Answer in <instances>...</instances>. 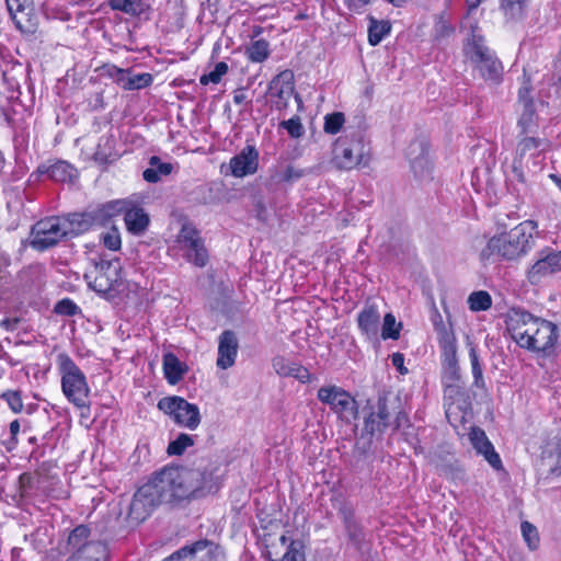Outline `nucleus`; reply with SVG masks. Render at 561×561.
<instances>
[{
  "label": "nucleus",
  "mask_w": 561,
  "mask_h": 561,
  "mask_svg": "<svg viewBox=\"0 0 561 561\" xmlns=\"http://www.w3.org/2000/svg\"><path fill=\"white\" fill-rule=\"evenodd\" d=\"M147 484L161 505L201 497L217 489L213 472L201 467H164L154 472Z\"/></svg>",
  "instance_id": "obj_1"
},
{
  "label": "nucleus",
  "mask_w": 561,
  "mask_h": 561,
  "mask_svg": "<svg viewBox=\"0 0 561 561\" xmlns=\"http://www.w3.org/2000/svg\"><path fill=\"white\" fill-rule=\"evenodd\" d=\"M506 328L520 347L533 352H547L558 340V327L554 323L520 308L508 311Z\"/></svg>",
  "instance_id": "obj_2"
},
{
  "label": "nucleus",
  "mask_w": 561,
  "mask_h": 561,
  "mask_svg": "<svg viewBox=\"0 0 561 561\" xmlns=\"http://www.w3.org/2000/svg\"><path fill=\"white\" fill-rule=\"evenodd\" d=\"M537 224L525 220L510 231L493 236L480 252V260L488 262L491 259L502 261H516L526 255L535 243Z\"/></svg>",
  "instance_id": "obj_3"
},
{
  "label": "nucleus",
  "mask_w": 561,
  "mask_h": 561,
  "mask_svg": "<svg viewBox=\"0 0 561 561\" xmlns=\"http://www.w3.org/2000/svg\"><path fill=\"white\" fill-rule=\"evenodd\" d=\"M516 154L512 162L511 180L526 185L540 169L546 140L535 135H517Z\"/></svg>",
  "instance_id": "obj_4"
},
{
  "label": "nucleus",
  "mask_w": 561,
  "mask_h": 561,
  "mask_svg": "<svg viewBox=\"0 0 561 561\" xmlns=\"http://www.w3.org/2000/svg\"><path fill=\"white\" fill-rule=\"evenodd\" d=\"M332 161L340 170L366 168L370 161V146L360 133L341 136L334 142Z\"/></svg>",
  "instance_id": "obj_5"
},
{
  "label": "nucleus",
  "mask_w": 561,
  "mask_h": 561,
  "mask_svg": "<svg viewBox=\"0 0 561 561\" xmlns=\"http://www.w3.org/2000/svg\"><path fill=\"white\" fill-rule=\"evenodd\" d=\"M56 362L61 376V389L65 397L77 408H88L90 387L85 375L66 353H60Z\"/></svg>",
  "instance_id": "obj_6"
},
{
  "label": "nucleus",
  "mask_w": 561,
  "mask_h": 561,
  "mask_svg": "<svg viewBox=\"0 0 561 561\" xmlns=\"http://www.w3.org/2000/svg\"><path fill=\"white\" fill-rule=\"evenodd\" d=\"M88 287L107 300L114 299L123 287L119 260H101L83 276Z\"/></svg>",
  "instance_id": "obj_7"
},
{
  "label": "nucleus",
  "mask_w": 561,
  "mask_h": 561,
  "mask_svg": "<svg viewBox=\"0 0 561 561\" xmlns=\"http://www.w3.org/2000/svg\"><path fill=\"white\" fill-rule=\"evenodd\" d=\"M68 239L67 231L59 216L46 217L38 220L31 230L30 244L34 250L45 251Z\"/></svg>",
  "instance_id": "obj_8"
},
{
  "label": "nucleus",
  "mask_w": 561,
  "mask_h": 561,
  "mask_svg": "<svg viewBox=\"0 0 561 561\" xmlns=\"http://www.w3.org/2000/svg\"><path fill=\"white\" fill-rule=\"evenodd\" d=\"M179 250L183 257L197 267H204L208 261V252L199 231L191 222L182 225L176 237Z\"/></svg>",
  "instance_id": "obj_9"
},
{
  "label": "nucleus",
  "mask_w": 561,
  "mask_h": 561,
  "mask_svg": "<svg viewBox=\"0 0 561 561\" xmlns=\"http://www.w3.org/2000/svg\"><path fill=\"white\" fill-rule=\"evenodd\" d=\"M159 410L172 416L174 422L188 430H195L201 423L199 409L181 397H167L158 402Z\"/></svg>",
  "instance_id": "obj_10"
},
{
  "label": "nucleus",
  "mask_w": 561,
  "mask_h": 561,
  "mask_svg": "<svg viewBox=\"0 0 561 561\" xmlns=\"http://www.w3.org/2000/svg\"><path fill=\"white\" fill-rule=\"evenodd\" d=\"M317 398L344 420L350 421L357 417L358 407L356 400L341 387H321L318 390Z\"/></svg>",
  "instance_id": "obj_11"
},
{
  "label": "nucleus",
  "mask_w": 561,
  "mask_h": 561,
  "mask_svg": "<svg viewBox=\"0 0 561 561\" xmlns=\"http://www.w3.org/2000/svg\"><path fill=\"white\" fill-rule=\"evenodd\" d=\"M399 407V398L379 396L376 403L369 407L370 412L364 420V433L370 436L382 434L390 425L392 412Z\"/></svg>",
  "instance_id": "obj_12"
},
{
  "label": "nucleus",
  "mask_w": 561,
  "mask_h": 561,
  "mask_svg": "<svg viewBox=\"0 0 561 561\" xmlns=\"http://www.w3.org/2000/svg\"><path fill=\"white\" fill-rule=\"evenodd\" d=\"M470 59L477 65L481 76L491 82L497 83L503 73L501 61L483 43L482 37L472 38Z\"/></svg>",
  "instance_id": "obj_13"
},
{
  "label": "nucleus",
  "mask_w": 561,
  "mask_h": 561,
  "mask_svg": "<svg viewBox=\"0 0 561 561\" xmlns=\"http://www.w3.org/2000/svg\"><path fill=\"white\" fill-rule=\"evenodd\" d=\"M161 503L147 483L141 485L134 494L129 506L127 518L136 525L145 522Z\"/></svg>",
  "instance_id": "obj_14"
},
{
  "label": "nucleus",
  "mask_w": 561,
  "mask_h": 561,
  "mask_svg": "<svg viewBox=\"0 0 561 561\" xmlns=\"http://www.w3.org/2000/svg\"><path fill=\"white\" fill-rule=\"evenodd\" d=\"M268 93L274 99V106L278 111H284L288 106L290 98L295 94V100L301 104V98L295 93L294 73L291 70H284L275 76L268 84Z\"/></svg>",
  "instance_id": "obj_15"
},
{
  "label": "nucleus",
  "mask_w": 561,
  "mask_h": 561,
  "mask_svg": "<svg viewBox=\"0 0 561 561\" xmlns=\"http://www.w3.org/2000/svg\"><path fill=\"white\" fill-rule=\"evenodd\" d=\"M561 271V251L540 252V257L527 273L531 284L539 283L543 277Z\"/></svg>",
  "instance_id": "obj_16"
},
{
  "label": "nucleus",
  "mask_w": 561,
  "mask_h": 561,
  "mask_svg": "<svg viewBox=\"0 0 561 561\" xmlns=\"http://www.w3.org/2000/svg\"><path fill=\"white\" fill-rule=\"evenodd\" d=\"M231 173L236 178L254 174L259 167V152L254 146H245L238 154L230 159Z\"/></svg>",
  "instance_id": "obj_17"
},
{
  "label": "nucleus",
  "mask_w": 561,
  "mask_h": 561,
  "mask_svg": "<svg viewBox=\"0 0 561 561\" xmlns=\"http://www.w3.org/2000/svg\"><path fill=\"white\" fill-rule=\"evenodd\" d=\"M469 439L476 451L479 455H482L493 469L500 470L503 468L500 455L495 451L483 430L480 427H472L469 433Z\"/></svg>",
  "instance_id": "obj_18"
},
{
  "label": "nucleus",
  "mask_w": 561,
  "mask_h": 561,
  "mask_svg": "<svg viewBox=\"0 0 561 561\" xmlns=\"http://www.w3.org/2000/svg\"><path fill=\"white\" fill-rule=\"evenodd\" d=\"M412 171L416 176H424L431 171V162L428 160V147L423 140L412 141L407 151Z\"/></svg>",
  "instance_id": "obj_19"
},
{
  "label": "nucleus",
  "mask_w": 561,
  "mask_h": 561,
  "mask_svg": "<svg viewBox=\"0 0 561 561\" xmlns=\"http://www.w3.org/2000/svg\"><path fill=\"white\" fill-rule=\"evenodd\" d=\"M126 207V199H114L107 203L98 205L88 210V218L91 219L93 227H105L110 225L114 217L122 215Z\"/></svg>",
  "instance_id": "obj_20"
},
{
  "label": "nucleus",
  "mask_w": 561,
  "mask_h": 561,
  "mask_svg": "<svg viewBox=\"0 0 561 561\" xmlns=\"http://www.w3.org/2000/svg\"><path fill=\"white\" fill-rule=\"evenodd\" d=\"M238 348L239 344L236 333L230 330L224 331L219 335L217 366L221 369L233 366Z\"/></svg>",
  "instance_id": "obj_21"
},
{
  "label": "nucleus",
  "mask_w": 561,
  "mask_h": 561,
  "mask_svg": "<svg viewBox=\"0 0 561 561\" xmlns=\"http://www.w3.org/2000/svg\"><path fill=\"white\" fill-rule=\"evenodd\" d=\"M90 529L85 525L77 526L68 536L67 550L72 552L71 557H83L89 560L88 548L93 545H103L100 541L89 540Z\"/></svg>",
  "instance_id": "obj_22"
},
{
  "label": "nucleus",
  "mask_w": 561,
  "mask_h": 561,
  "mask_svg": "<svg viewBox=\"0 0 561 561\" xmlns=\"http://www.w3.org/2000/svg\"><path fill=\"white\" fill-rule=\"evenodd\" d=\"M127 230L135 236H141L149 226V216L141 207L126 199V207L122 211Z\"/></svg>",
  "instance_id": "obj_23"
},
{
  "label": "nucleus",
  "mask_w": 561,
  "mask_h": 561,
  "mask_svg": "<svg viewBox=\"0 0 561 561\" xmlns=\"http://www.w3.org/2000/svg\"><path fill=\"white\" fill-rule=\"evenodd\" d=\"M108 75L116 78L117 82L122 83L123 89L128 91L147 88L153 80L152 76L148 72L130 76L127 71L116 66H111L108 68Z\"/></svg>",
  "instance_id": "obj_24"
},
{
  "label": "nucleus",
  "mask_w": 561,
  "mask_h": 561,
  "mask_svg": "<svg viewBox=\"0 0 561 561\" xmlns=\"http://www.w3.org/2000/svg\"><path fill=\"white\" fill-rule=\"evenodd\" d=\"M357 325L367 339H377L380 325V313L376 306H365L357 316Z\"/></svg>",
  "instance_id": "obj_25"
},
{
  "label": "nucleus",
  "mask_w": 561,
  "mask_h": 561,
  "mask_svg": "<svg viewBox=\"0 0 561 561\" xmlns=\"http://www.w3.org/2000/svg\"><path fill=\"white\" fill-rule=\"evenodd\" d=\"M75 169L66 161L57 160L53 163H42L36 170V174L46 175L56 182H66L71 180Z\"/></svg>",
  "instance_id": "obj_26"
},
{
  "label": "nucleus",
  "mask_w": 561,
  "mask_h": 561,
  "mask_svg": "<svg viewBox=\"0 0 561 561\" xmlns=\"http://www.w3.org/2000/svg\"><path fill=\"white\" fill-rule=\"evenodd\" d=\"M88 216L89 213L87 210L80 214H68L61 217L62 225L67 231V238L77 237L93 227L92 221Z\"/></svg>",
  "instance_id": "obj_27"
},
{
  "label": "nucleus",
  "mask_w": 561,
  "mask_h": 561,
  "mask_svg": "<svg viewBox=\"0 0 561 561\" xmlns=\"http://www.w3.org/2000/svg\"><path fill=\"white\" fill-rule=\"evenodd\" d=\"M187 367L173 353L163 355L164 377L170 385H176L186 373Z\"/></svg>",
  "instance_id": "obj_28"
},
{
  "label": "nucleus",
  "mask_w": 561,
  "mask_h": 561,
  "mask_svg": "<svg viewBox=\"0 0 561 561\" xmlns=\"http://www.w3.org/2000/svg\"><path fill=\"white\" fill-rule=\"evenodd\" d=\"M518 135H535L538 130L537 115L534 104L529 102L522 107L517 122Z\"/></svg>",
  "instance_id": "obj_29"
},
{
  "label": "nucleus",
  "mask_w": 561,
  "mask_h": 561,
  "mask_svg": "<svg viewBox=\"0 0 561 561\" xmlns=\"http://www.w3.org/2000/svg\"><path fill=\"white\" fill-rule=\"evenodd\" d=\"M150 168L146 169L142 173L144 180L149 183H157L162 175H168L172 172V164L161 162L160 158L152 156L149 160Z\"/></svg>",
  "instance_id": "obj_30"
},
{
  "label": "nucleus",
  "mask_w": 561,
  "mask_h": 561,
  "mask_svg": "<svg viewBox=\"0 0 561 561\" xmlns=\"http://www.w3.org/2000/svg\"><path fill=\"white\" fill-rule=\"evenodd\" d=\"M245 56L251 62L261 64L265 61L270 54V43L266 39L252 41L244 50Z\"/></svg>",
  "instance_id": "obj_31"
},
{
  "label": "nucleus",
  "mask_w": 561,
  "mask_h": 561,
  "mask_svg": "<svg viewBox=\"0 0 561 561\" xmlns=\"http://www.w3.org/2000/svg\"><path fill=\"white\" fill-rule=\"evenodd\" d=\"M195 561H219L221 554L213 541L203 539L194 542Z\"/></svg>",
  "instance_id": "obj_32"
},
{
  "label": "nucleus",
  "mask_w": 561,
  "mask_h": 561,
  "mask_svg": "<svg viewBox=\"0 0 561 561\" xmlns=\"http://www.w3.org/2000/svg\"><path fill=\"white\" fill-rule=\"evenodd\" d=\"M113 138L105 136L100 139L98 144L96 150L93 154V158L96 162L101 164L112 163L117 159V153L113 148Z\"/></svg>",
  "instance_id": "obj_33"
},
{
  "label": "nucleus",
  "mask_w": 561,
  "mask_h": 561,
  "mask_svg": "<svg viewBox=\"0 0 561 561\" xmlns=\"http://www.w3.org/2000/svg\"><path fill=\"white\" fill-rule=\"evenodd\" d=\"M443 353V366L445 368H454L458 365L457 345L455 335H445L443 341L438 342Z\"/></svg>",
  "instance_id": "obj_34"
},
{
  "label": "nucleus",
  "mask_w": 561,
  "mask_h": 561,
  "mask_svg": "<svg viewBox=\"0 0 561 561\" xmlns=\"http://www.w3.org/2000/svg\"><path fill=\"white\" fill-rule=\"evenodd\" d=\"M391 31V25L387 21L378 22L376 20H371V23L368 27V42L370 45H378L386 35H388Z\"/></svg>",
  "instance_id": "obj_35"
},
{
  "label": "nucleus",
  "mask_w": 561,
  "mask_h": 561,
  "mask_svg": "<svg viewBox=\"0 0 561 561\" xmlns=\"http://www.w3.org/2000/svg\"><path fill=\"white\" fill-rule=\"evenodd\" d=\"M113 10L122 11L129 15L138 16L144 12L142 0H111Z\"/></svg>",
  "instance_id": "obj_36"
},
{
  "label": "nucleus",
  "mask_w": 561,
  "mask_h": 561,
  "mask_svg": "<svg viewBox=\"0 0 561 561\" xmlns=\"http://www.w3.org/2000/svg\"><path fill=\"white\" fill-rule=\"evenodd\" d=\"M193 445L194 437L188 434L181 433L174 440L169 443L167 453L170 456H181L186 450V448Z\"/></svg>",
  "instance_id": "obj_37"
},
{
  "label": "nucleus",
  "mask_w": 561,
  "mask_h": 561,
  "mask_svg": "<svg viewBox=\"0 0 561 561\" xmlns=\"http://www.w3.org/2000/svg\"><path fill=\"white\" fill-rule=\"evenodd\" d=\"M468 302L472 311H484L491 307L492 299L488 291L479 290L469 296Z\"/></svg>",
  "instance_id": "obj_38"
},
{
  "label": "nucleus",
  "mask_w": 561,
  "mask_h": 561,
  "mask_svg": "<svg viewBox=\"0 0 561 561\" xmlns=\"http://www.w3.org/2000/svg\"><path fill=\"white\" fill-rule=\"evenodd\" d=\"M400 329L401 323H397L396 317L392 313H387L381 327V337L383 340H398L400 336Z\"/></svg>",
  "instance_id": "obj_39"
},
{
  "label": "nucleus",
  "mask_w": 561,
  "mask_h": 561,
  "mask_svg": "<svg viewBox=\"0 0 561 561\" xmlns=\"http://www.w3.org/2000/svg\"><path fill=\"white\" fill-rule=\"evenodd\" d=\"M526 0H501V9L510 20H517L523 15Z\"/></svg>",
  "instance_id": "obj_40"
},
{
  "label": "nucleus",
  "mask_w": 561,
  "mask_h": 561,
  "mask_svg": "<svg viewBox=\"0 0 561 561\" xmlns=\"http://www.w3.org/2000/svg\"><path fill=\"white\" fill-rule=\"evenodd\" d=\"M469 357H470V362H471L473 385L477 388L483 389L485 387V382H484V378H483L482 366L480 364L479 356H478L477 350L474 347H471L469 350Z\"/></svg>",
  "instance_id": "obj_41"
},
{
  "label": "nucleus",
  "mask_w": 561,
  "mask_h": 561,
  "mask_svg": "<svg viewBox=\"0 0 561 561\" xmlns=\"http://www.w3.org/2000/svg\"><path fill=\"white\" fill-rule=\"evenodd\" d=\"M305 546L300 540H290L286 553L279 560L273 561H306Z\"/></svg>",
  "instance_id": "obj_42"
},
{
  "label": "nucleus",
  "mask_w": 561,
  "mask_h": 561,
  "mask_svg": "<svg viewBox=\"0 0 561 561\" xmlns=\"http://www.w3.org/2000/svg\"><path fill=\"white\" fill-rule=\"evenodd\" d=\"M278 127L285 129L291 138H300L305 134V127L299 116L282 121Z\"/></svg>",
  "instance_id": "obj_43"
},
{
  "label": "nucleus",
  "mask_w": 561,
  "mask_h": 561,
  "mask_svg": "<svg viewBox=\"0 0 561 561\" xmlns=\"http://www.w3.org/2000/svg\"><path fill=\"white\" fill-rule=\"evenodd\" d=\"M345 122L344 114L341 112H334L325 115L323 129L327 134H337Z\"/></svg>",
  "instance_id": "obj_44"
},
{
  "label": "nucleus",
  "mask_w": 561,
  "mask_h": 561,
  "mask_svg": "<svg viewBox=\"0 0 561 561\" xmlns=\"http://www.w3.org/2000/svg\"><path fill=\"white\" fill-rule=\"evenodd\" d=\"M89 560L83 557H70L67 561H106L107 548L105 545H93L88 548Z\"/></svg>",
  "instance_id": "obj_45"
},
{
  "label": "nucleus",
  "mask_w": 561,
  "mask_h": 561,
  "mask_svg": "<svg viewBox=\"0 0 561 561\" xmlns=\"http://www.w3.org/2000/svg\"><path fill=\"white\" fill-rule=\"evenodd\" d=\"M227 72H228V65L224 61L217 62L215 65L214 70H211L209 73L203 75L201 77L199 82L203 85H206L209 82L219 83L222 76H225Z\"/></svg>",
  "instance_id": "obj_46"
},
{
  "label": "nucleus",
  "mask_w": 561,
  "mask_h": 561,
  "mask_svg": "<svg viewBox=\"0 0 561 561\" xmlns=\"http://www.w3.org/2000/svg\"><path fill=\"white\" fill-rule=\"evenodd\" d=\"M54 311L60 316L73 317L80 313L81 309L70 298H64L55 305Z\"/></svg>",
  "instance_id": "obj_47"
},
{
  "label": "nucleus",
  "mask_w": 561,
  "mask_h": 561,
  "mask_svg": "<svg viewBox=\"0 0 561 561\" xmlns=\"http://www.w3.org/2000/svg\"><path fill=\"white\" fill-rule=\"evenodd\" d=\"M522 534L530 550H535L539 545V536L536 527L529 522H523L520 525Z\"/></svg>",
  "instance_id": "obj_48"
},
{
  "label": "nucleus",
  "mask_w": 561,
  "mask_h": 561,
  "mask_svg": "<svg viewBox=\"0 0 561 561\" xmlns=\"http://www.w3.org/2000/svg\"><path fill=\"white\" fill-rule=\"evenodd\" d=\"M344 527H345L347 537L352 541V543L355 545L356 547H359L365 538L364 531H363L360 525L356 520H354L352 523L344 525Z\"/></svg>",
  "instance_id": "obj_49"
},
{
  "label": "nucleus",
  "mask_w": 561,
  "mask_h": 561,
  "mask_svg": "<svg viewBox=\"0 0 561 561\" xmlns=\"http://www.w3.org/2000/svg\"><path fill=\"white\" fill-rule=\"evenodd\" d=\"M0 398L3 399L8 403V405L14 413H19L22 411L23 402H22L20 391L9 390V391L3 392L0 396Z\"/></svg>",
  "instance_id": "obj_50"
},
{
  "label": "nucleus",
  "mask_w": 561,
  "mask_h": 561,
  "mask_svg": "<svg viewBox=\"0 0 561 561\" xmlns=\"http://www.w3.org/2000/svg\"><path fill=\"white\" fill-rule=\"evenodd\" d=\"M296 366V363L289 362L284 357H275L273 359V368L282 377H290Z\"/></svg>",
  "instance_id": "obj_51"
},
{
  "label": "nucleus",
  "mask_w": 561,
  "mask_h": 561,
  "mask_svg": "<svg viewBox=\"0 0 561 561\" xmlns=\"http://www.w3.org/2000/svg\"><path fill=\"white\" fill-rule=\"evenodd\" d=\"M434 330L437 333L438 342L443 341L445 335H455L450 327L446 325L443 321L442 316L435 310L432 317Z\"/></svg>",
  "instance_id": "obj_52"
},
{
  "label": "nucleus",
  "mask_w": 561,
  "mask_h": 561,
  "mask_svg": "<svg viewBox=\"0 0 561 561\" xmlns=\"http://www.w3.org/2000/svg\"><path fill=\"white\" fill-rule=\"evenodd\" d=\"M103 243H104L105 248H107L108 250H112V251H117L121 249V245H122L121 236L118 233V230L115 227H113L111 231L106 232L103 236Z\"/></svg>",
  "instance_id": "obj_53"
},
{
  "label": "nucleus",
  "mask_w": 561,
  "mask_h": 561,
  "mask_svg": "<svg viewBox=\"0 0 561 561\" xmlns=\"http://www.w3.org/2000/svg\"><path fill=\"white\" fill-rule=\"evenodd\" d=\"M305 174H306L305 170L298 169V168L289 164L284 170V172L280 176V180L283 182L290 183V182H295V181L301 179Z\"/></svg>",
  "instance_id": "obj_54"
},
{
  "label": "nucleus",
  "mask_w": 561,
  "mask_h": 561,
  "mask_svg": "<svg viewBox=\"0 0 561 561\" xmlns=\"http://www.w3.org/2000/svg\"><path fill=\"white\" fill-rule=\"evenodd\" d=\"M392 415H394V427L397 430L409 426V416L408 414L401 409V402L399 401V407L396 409L394 412H392Z\"/></svg>",
  "instance_id": "obj_55"
},
{
  "label": "nucleus",
  "mask_w": 561,
  "mask_h": 561,
  "mask_svg": "<svg viewBox=\"0 0 561 561\" xmlns=\"http://www.w3.org/2000/svg\"><path fill=\"white\" fill-rule=\"evenodd\" d=\"M530 91H531V88L530 85L527 83V84H524L519 91H518V104L522 106V107H525V105L529 102L530 104H534V101L530 96Z\"/></svg>",
  "instance_id": "obj_56"
},
{
  "label": "nucleus",
  "mask_w": 561,
  "mask_h": 561,
  "mask_svg": "<svg viewBox=\"0 0 561 561\" xmlns=\"http://www.w3.org/2000/svg\"><path fill=\"white\" fill-rule=\"evenodd\" d=\"M454 32V27L450 26L446 21L439 20L435 25V33L437 37H445Z\"/></svg>",
  "instance_id": "obj_57"
},
{
  "label": "nucleus",
  "mask_w": 561,
  "mask_h": 561,
  "mask_svg": "<svg viewBox=\"0 0 561 561\" xmlns=\"http://www.w3.org/2000/svg\"><path fill=\"white\" fill-rule=\"evenodd\" d=\"M290 377H294L301 382H308L310 379V373L307 368L297 364V366L293 369Z\"/></svg>",
  "instance_id": "obj_58"
},
{
  "label": "nucleus",
  "mask_w": 561,
  "mask_h": 561,
  "mask_svg": "<svg viewBox=\"0 0 561 561\" xmlns=\"http://www.w3.org/2000/svg\"><path fill=\"white\" fill-rule=\"evenodd\" d=\"M339 514L341 515L344 525L356 520L354 518V511H353V508L351 506L346 505V504L342 505L339 508Z\"/></svg>",
  "instance_id": "obj_59"
},
{
  "label": "nucleus",
  "mask_w": 561,
  "mask_h": 561,
  "mask_svg": "<svg viewBox=\"0 0 561 561\" xmlns=\"http://www.w3.org/2000/svg\"><path fill=\"white\" fill-rule=\"evenodd\" d=\"M181 553V560L182 561H195V548L194 543L191 546H185L179 550Z\"/></svg>",
  "instance_id": "obj_60"
},
{
  "label": "nucleus",
  "mask_w": 561,
  "mask_h": 561,
  "mask_svg": "<svg viewBox=\"0 0 561 561\" xmlns=\"http://www.w3.org/2000/svg\"><path fill=\"white\" fill-rule=\"evenodd\" d=\"M391 363L392 365L401 373H407V368H404V356L401 353H393L391 355Z\"/></svg>",
  "instance_id": "obj_61"
},
{
  "label": "nucleus",
  "mask_w": 561,
  "mask_h": 561,
  "mask_svg": "<svg viewBox=\"0 0 561 561\" xmlns=\"http://www.w3.org/2000/svg\"><path fill=\"white\" fill-rule=\"evenodd\" d=\"M233 102L236 104H242L244 102H248V95H247L244 89H237L233 92Z\"/></svg>",
  "instance_id": "obj_62"
},
{
  "label": "nucleus",
  "mask_w": 561,
  "mask_h": 561,
  "mask_svg": "<svg viewBox=\"0 0 561 561\" xmlns=\"http://www.w3.org/2000/svg\"><path fill=\"white\" fill-rule=\"evenodd\" d=\"M445 374L450 381L459 380V366L455 365L454 368H445Z\"/></svg>",
  "instance_id": "obj_63"
},
{
  "label": "nucleus",
  "mask_w": 561,
  "mask_h": 561,
  "mask_svg": "<svg viewBox=\"0 0 561 561\" xmlns=\"http://www.w3.org/2000/svg\"><path fill=\"white\" fill-rule=\"evenodd\" d=\"M370 0H345L346 4L352 10H359L367 5Z\"/></svg>",
  "instance_id": "obj_64"
}]
</instances>
